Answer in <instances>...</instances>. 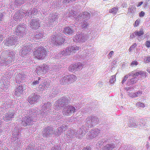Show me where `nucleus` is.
Returning a JSON list of instances; mask_svg holds the SVG:
<instances>
[{
  "mask_svg": "<svg viewBox=\"0 0 150 150\" xmlns=\"http://www.w3.org/2000/svg\"><path fill=\"white\" fill-rule=\"evenodd\" d=\"M34 54L38 59H43L45 57L47 51L43 47H40L33 52Z\"/></svg>",
  "mask_w": 150,
  "mask_h": 150,
  "instance_id": "nucleus-1",
  "label": "nucleus"
},
{
  "mask_svg": "<svg viewBox=\"0 0 150 150\" xmlns=\"http://www.w3.org/2000/svg\"><path fill=\"white\" fill-rule=\"evenodd\" d=\"M127 121H128L127 124L128 126L130 127H136L139 125L141 126V124H136L135 121L133 118L130 119V117L127 118Z\"/></svg>",
  "mask_w": 150,
  "mask_h": 150,
  "instance_id": "nucleus-2",
  "label": "nucleus"
},
{
  "mask_svg": "<svg viewBox=\"0 0 150 150\" xmlns=\"http://www.w3.org/2000/svg\"><path fill=\"white\" fill-rule=\"evenodd\" d=\"M25 28L24 27L18 26L16 30V34L22 37L25 34Z\"/></svg>",
  "mask_w": 150,
  "mask_h": 150,
  "instance_id": "nucleus-3",
  "label": "nucleus"
},
{
  "mask_svg": "<svg viewBox=\"0 0 150 150\" xmlns=\"http://www.w3.org/2000/svg\"><path fill=\"white\" fill-rule=\"evenodd\" d=\"M76 79V77L73 75L66 76L63 78V79H64L65 82L68 84L74 82Z\"/></svg>",
  "mask_w": 150,
  "mask_h": 150,
  "instance_id": "nucleus-4",
  "label": "nucleus"
},
{
  "mask_svg": "<svg viewBox=\"0 0 150 150\" xmlns=\"http://www.w3.org/2000/svg\"><path fill=\"white\" fill-rule=\"evenodd\" d=\"M23 92V88L22 86H19L16 89L15 95L17 96H19L21 95Z\"/></svg>",
  "mask_w": 150,
  "mask_h": 150,
  "instance_id": "nucleus-5",
  "label": "nucleus"
},
{
  "mask_svg": "<svg viewBox=\"0 0 150 150\" xmlns=\"http://www.w3.org/2000/svg\"><path fill=\"white\" fill-rule=\"evenodd\" d=\"M64 40L62 36V34L59 33L57 35V40H55V42H57L58 44H63L64 42Z\"/></svg>",
  "mask_w": 150,
  "mask_h": 150,
  "instance_id": "nucleus-6",
  "label": "nucleus"
},
{
  "mask_svg": "<svg viewBox=\"0 0 150 150\" xmlns=\"http://www.w3.org/2000/svg\"><path fill=\"white\" fill-rule=\"evenodd\" d=\"M63 32L66 34L70 35L72 34L74 31L73 30H72L70 28L66 27L64 28Z\"/></svg>",
  "mask_w": 150,
  "mask_h": 150,
  "instance_id": "nucleus-7",
  "label": "nucleus"
},
{
  "mask_svg": "<svg viewBox=\"0 0 150 150\" xmlns=\"http://www.w3.org/2000/svg\"><path fill=\"white\" fill-rule=\"evenodd\" d=\"M75 110V108L71 105L69 106L68 108L67 111V113L68 114V115H70L71 114L74 113Z\"/></svg>",
  "mask_w": 150,
  "mask_h": 150,
  "instance_id": "nucleus-8",
  "label": "nucleus"
},
{
  "mask_svg": "<svg viewBox=\"0 0 150 150\" xmlns=\"http://www.w3.org/2000/svg\"><path fill=\"white\" fill-rule=\"evenodd\" d=\"M135 11L136 10L135 7L132 6H130L128 9V13L129 14V15L131 14V16H132V14L135 13Z\"/></svg>",
  "mask_w": 150,
  "mask_h": 150,
  "instance_id": "nucleus-9",
  "label": "nucleus"
},
{
  "mask_svg": "<svg viewBox=\"0 0 150 150\" xmlns=\"http://www.w3.org/2000/svg\"><path fill=\"white\" fill-rule=\"evenodd\" d=\"M71 49H72V48H69V47H68L65 51H62L61 53V54L64 56L70 54H71V52L70 51H71Z\"/></svg>",
  "mask_w": 150,
  "mask_h": 150,
  "instance_id": "nucleus-10",
  "label": "nucleus"
},
{
  "mask_svg": "<svg viewBox=\"0 0 150 150\" xmlns=\"http://www.w3.org/2000/svg\"><path fill=\"white\" fill-rule=\"evenodd\" d=\"M15 112L14 110L8 112L6 115L5 116L8 119L11 118L13 117Z\"/></svg>",
  "mask_w": 150,
  "mask_h": 150,
  "instance_id": "nucleus-11",
  "label": "nucleus"
},
{
  "mask_svg": "<svg viewBox=\"0 0 150 150\" xmlns=\"http://www.w3.org/2000/svg\"><path fill=\"white\" fill-rule=\"evenodd\" d=\"M118 11V8L115 7H114L109 10V12L113 14H115Z\"/></svg>",
  "mask_w": 150,
  "mask_h": 150,
  "instance_id": "nucleus-12",
  "label": "nucleus"
},
{
  "mask_svg": "<svg viewBox=\"0 0 150 150\" xmlns=\"http://www.w3.org/2000/svg\"><path fill=\"white\" fill-rule=\"evenodd\" d=\"M138 79L137 77H135L128 80L130 84H133L134 83H136Z\"/></svg>",
  "mask_w": 150,
  "mask_h": 150,
  "instance_id": "nucleus-13",
  "label": "nucleus"
},
{
  "mask_svg": "<svg viewBox=\"0 0 150 150\" xmlns=\"http://www.w3.org/2000/svg\"><path fill=\"white\" fill-rule=\"evenodd\" d=\"M46 72V69H45L44 68H43L42 69H41L40 70H38L37 71V74L39 75L44 74H45Z\"/></svg>",
  "mask_w": 150,
  "mask_h": 150,
  "instance_id": "nucleus-14",
  "label": "nucleus"
},
{
  "mask_svg": "<svg viewBox=\"0 0 150 150\" xmlns=\"http://www.w3.org/2000/svg\"><path fill=\"white\" fill-rule=\"evenodd\" d=\"M37 100V99L35 97H29L28 98V102L30 104L34 103Z\"/></svg>",
  "mask_w": 150,
  "mask_h": 150,
  "instance_id": "nucleus-15",
  "label": "nucleus"
},
{
  "mask_svg": "<svg viewBox=\"0 0 150 150\" xmlns=\"http://www.w3.org/2000/svg\"><path fill=\"white\" fill-rule=\"evenodd\" d=\"M79 66L77 67V65L76 64L73 65H71L69 67V69L72 71L75 70H77V69L79 68Z\"/></svg>",
  "mask_w": 150,
  "mask_h": 150,
  "instance_id": "nucleus-16",
  "label": "nucleus"
},
{
  "mask_svg": "<svg viewBox=\"0 0 150 150\" xmlns=\"http://www.w3.org/2000/svg\"><path fill=\"white\" fill-rule=\"evenodd\" d=\"M16 41L17 40L15 39H14L13 40H9L7 42V44L9 45L8 46H12L14 45Z\"/></svg>",
  "mask_w": 150,
  "mask_h": 150,
  "instance_id": "nucleus-17",
  "label": "nucleus"
},
{
  "mask_svg": "<svg viewBox=\"0 0 150 150\" xmlns=\"http://www.w3.org/2000/svg\"><path fill=\"white\" fill-rule=\"evenodd\" d=\"M44 88L43 87L42 89H47L48 88H49L50 86V82H46L44 84Z\"/></svg>",
  "mask_w": 150,
  "mask_h": 150,
  "instance_id": "nucleus-18",
  "label": "nucleus"
},
{
  "mask_svg": "<svg viewBox=\"0 0 150 150\" xmlns=\"http://www.w3.org/2000/svg\"><path fill=\"white\" fill-rule=\"evenodd\" d=\"M134 34L136 36H140L144 34V32L143 30H140L139 31H136L134 32Z\"/></svg>",
  "mask_w": 150,
  "mask_h": 150,
  "instance_id": "nucleus-19",
  "label": "nucleus"
},
{
  "mask_svg": "<svg viewBox=\"0 0 150 150\" xmlns=\"http://www.w3.org/2000/svg\"><path fill=\"white\" fill-rule=\"evenodd\" d=\"M114 148L112 145H107L104 148V150H111Z\"/></svg>",
  "mask_w": 150,
  "mask_h": 150,
  "instance_id": "nucleus-20",
  "label": "nucleus"
},
{
  "mask_svg": "<svg viewBox=\"0 0 150 150\" xmlns=\"http://www.w3.org/2000/svg\"><path fill=\"white\" fill-rule=\"evenodd\" d=\"M69 47V48H72V49L71 50V51H70L71 52V53L72 52H75L76 50H78L79 49V47L77 46L74 47H73V46H71Z\"/></svg>",
  "mask_w": 150,
  "mask_h": 150,
  "instance_id": "nucleus-21",
  "label": "nucleus"
},
{
  "mask_svg": "<svg viewBox=\"0 0 150 150\" xmlns=\"http://www.w3.org/2000/svg\"><path fill=\"white\" fill-rule=\"evenodd\" d=\"M31 51V49H27L24 50H23L22 51V53L23 54L25 55L28 53H29Z\"/></svg>",
  "mask_w": 150,
  "mask_h": 150,
  "instance_id": "nucleus-22",
  "label": "nucleus"
},
{
  "mask_svg": "<svg viewBox=\"0 0 150 150\" xmlns=\"http://www.w3.org/2000/svg\"><path fill=\"white\" fill-rule=\"evenodd\" d=\"M146 73L143 71H140V75L141 76V78H145L146 77Z\"/></svg>",
  "mask_w": 150,
  "mask_h": 150,
  "instance_id": "nucleus-23",
  "label": "nucleus"
},
{
  "mask_svg": "<svg viewBox=\"0 0 150 150\" xmlns=\"http://www.w3.org/2000/svg\"><path fill=\"white\" fill-rule=\"evenodd\" d=\"M43 34L41 33H39L35 35V38H37L38 39L41 38L43 37Z\"/></svg>",
  "mask_w": 150,
  "mask_h": 150,
  "instance_id": "nucleus-24",
  "label": "nucleus"
},
{
  "mask_svg": "<svg viewBox=\"0 0 150 150\" xmlns=\"http://www.w3.org/2000/svg\"><path fill=\"white\" fill-rule=\"evenodd\" d=\"M136 105L137 106L142 108H144L145 107L144 104V103L140 102H137V103H136Z\"/></svg>",
  "mask_w": 150,
  "mask_h": 150,
  "instance_id": "nucleus-25",
  "label": "nucleus"
},
{
  "mask_svg": "<svg viewBox=\"0 0 150 150\" xmlns=\"http://www.w3.org/2000/svg\"><path fill=\"white\" fill-rule=\"evenodd\" d=\"M139 63L137 61L134 60L131 63L130 65L133 67L138 65Z\"/></svg>",
  "mask_w": 150,
  "mask_h": 150,
  "instance_id": "nucleus-26",
  "label": "nucleus"
},
{
  "mask_svg": "<svg viewBox=\"0 0 150 150\" xmlns=\"http://www.w3.org/2000/svg\"><path fill=\"white\" fill-rule=\"evenodd\" d=\"M142 93V92L140 91H138L137 92L134 93V98L138 97L140 96Z\"/></svg>",
  "mask_w": 150,
  "mask_h": 150,
  "instance_id": "nucleus-27",
  "label": "nucleus"
},
{
  "mask_svg": "<svg viewBox=\"0 0 150 150\" xmlns=\"http://www.w3.org/2000/svg\"><path fill=\"white\" fill-rule=\"evenodd\" d=\"M140 71L139 70H136L134 71V75L135 76H138L139 75H140Z\"/></svg>",
  "mask_w": 150,
  "mask_h": 150,
  "instance_id": "nucleus-28",
  "label": "nucleus"
},
{
  "mask_svg": "<svg viewBox=\"0 0 150 150\" xmlns=\"http://www.w3.org/2000/svg\"><path fill=\"white\" fill-rule=\"evenodd\" d=\"M115 81V77L114 76L112 77V78H111L110 79V82L111 83H112L114 82Z\"/></svg>",
  "mask_w": 150,
  "mask_h": 150,
  "instance_id": "nucleus-29",
  "label": "nucleus"
},
{
  "mask_svg": "<svg viewBox=\"0 0 150 150\" xmlns=\"http://www.w3.org/2000/svg\"><path fill=\"white\" fill-rule=\"evenodd\" d=\"M145 45L147 47H150V41L148 40L146 42Z\"/></svg>",
  "mask_w": 150,
  "mask_h": 150,
  "instance_id": "nucleus-30",
  "label": "nucleus"
},
{
  "mask_svg": "<svg viewBox=\"0 0 150 150\" xmlns=\"http://www.w3.org/2000/svg\"><path fill=\"white\" fill-rule=\"evenodd\" d=\"M129 75H126L124 77L123 79L122 80V83L125 81L127 79Z\"/></svg>",
  "mask_w": 150,
  "mask_h": 150,
  "instance_id": "nucleus-31",
  "label": "nucleus"
},
{
  "mask_svg": "<svg viewBox=\"0 0 150 150\" xmlns=\"http://www.w3.org/2000/svg\"><path fill=\"white\" fill-rule=\"evenodd\" d=\"M134 89V88L133 87H125V89L127 92H128L129 90L130 89Z\"/></svg>",
  "mask_w": 150,
  "mask_h": 150,
  "instance_id": "nucleus-32",
  "label": "nucleus"
},
{
  "mask_svg": "<svg viewBox=\"0 0 150 150\" xmlns=\"http://www.w3.org/2000/svg\"><path fill=\"white\" fill-rule=\"evenodd\" d=\"M139 21L138 20H136L135 22L134 25L135 27H136L139 24Z\"/></svg>",
  "mask_w": 150,
  "mask_h": 150,
  "instance_id": "nucleus-33",
  "label": "nucleus"
},
{
  "mask_svg": "<svg viewBox=\"0 0 150 150\" xmlns=\"http://www.w3.org/2000/svg\"><path fill=\"white\" fill-rule=\"evenodd\" d=\"M12 58L11 57H9V59L7 60V62L8 63H11L12 61Z\"/></svg>",
  "mask_w": 150,
  "mask_h": 150,
  "instance_id": "nucleus-34",
  "label": "nucleus"
},
{
  "mask_svg": "<svg viewBox=\"0 0 150 150\" xmlns=\"http://www.w3.org/2000/svg\"><path fill=\"white\" fill-rule=\"evenodd\" d=\"M145 13L143 11H142L139 14V16L140 17H143L144 16Z\"/></svg>",
  "mask_w": 150,
  "mask_h": 150,
  "instance_id": "nucleus-35",
  "label": "nucleus"
},
{
  "mask_svg": "<svg viewBox=\"0 0 150 150\" xmlns=\"http://www.w3.org/2000/svg\"><path fill=\"white\" fill-rule=\"evenodd\" d=\"M52 38V40L55 41L57 40V35H53Z\"/></svg>",
  "mask_w": 150,
  "mask_h": 150,
  "instance_id": "nucleus-36",
  "label": "nucleus"
},
{
  "mask_svg": "<svg viewBox=\"0 0 150 150\" xmlns=\"http://www.w3.org/2000/svg\"><path fill=\"white\" fill-rule=\"evenodd\" d=\"M124 150H130V147L125 145L123 146Z\"/></svg>",
  "mask_w": 150,
  "mask_h": 150,
  "instance_id": "nucleus-37",
  "label": "nucleus"
},
{
  "mask_svg": "<svg viewBox=\"0 0 150 150\" xmlns=\"http://www.w3.org/2000/svg\"><path fill=\"white\" fill-rule=\"evenodd\" d=\"M134 93H129L128 94V95L131 97L134 98Z\"/></svg>",
  "mask_w": 150,
  "mask_h": 150,
  "instance_id": "nucleus-38",
  "label": "nucleus"
},
{
  "mask_svg": "<svg viewBox=\"0 0 150 150\" xmlns=\"http://www.w3.org/2000/svg\"><path fill=\"white\" fill-rule=\"evenodd\" d=\"M134 71H132L131 73H129L128 74V75H129V76H135V75H134Z\"/></svg>",
  "mask_w": 150,
  "mask_h": 150,
  "instance_id": "nucleus-39",
  "label": "nucleus"
},
{
  "mask_svg": "<svg viewBox=\"0 0 150 150\" xmlns=\"http://www.w3.org/2000/svg\"><path fill=\"white\" fill-rule=\"evenodd\" d=\"M39 81H34L33 82V84L34 85H35L37 84H39Z\"/></svg>",
  "mask_w": 150,
  "mask_h": 150,
  "instance_id": "nucleus-40",
  "label": "nucleus"
},
{
  "mask_svg": "<svg viewBox=\"0 0 150 150\" xmlns=\"http://www.w3.org/2000/svg\"><path fill=\"white\" fill-rule=\"evenodd\" d=\"M143 4V1H141L137 5V7H139L141 6Z\"/></svg>",
  "mask_w": 150,
  "mask_h": 150,
  "instance_id": "nucleus-41",
  "label": "nucleus"
},
{
  "mask_svg": "<svg viewBox=\"0 0 150 150\" xmlns=\"http://www.w3.org/2000/svg\"><path fill=\"white\" fill-rule=\"evenodd\" d=\"M82 36L81 35H80L79 36V37L80 38H79V39H78V40H79V41H80L81 42H83V41L82 38V40L81 39V38H82Z\"/></svg>",
  "mask_w": 150,
  "mask_h": 150,
  "instance_id": "nucleus-42",
  "label": "nucleus"
},
{
  "mask_svg": "<svg viewBox=\"0 0 150 150\" xmlns=\"http://www.w3.org/2000/svg\"><path fill=\"white\" fill-rule=\"evenodd\" d=\"M113 53L114 52L113 51H111L110 53H109V55L110 57H111Z\"/></svg>",
  "mask_w": 150,
  "mask_h": 150,
  "instance_id": "nucleus-43",
  "label": "nucleus"
},
{
  "mask_svg": "<svg viewBox=\"0 0 150 150\" xmlns=\"http://www.w3.org/2000/svg\"><path fill=\"white\" fill-rule=\"evenodd\" d=\"M137 46V44L136 43H134L132 45L131 47H132L133 49L136 46Z\"/></svg>",
  "mask_w": 150,
  "mask_h": 150,
  "instance_id": "nucleus-44",
  "label": "nucleus"
},
{
  "mask_svg": "<svg viewBox=\"0 0 150 150\" xmlns=\"http://www.w3.org/2000/svg\"><path fill=\"white\" fill-rule=\"evenodd\" d=\"M135 34H134V33L133 34H131L130 35V37L131 38H133L134 37Z\"/></svg>",
  "mask_w": 150,
  "mask_h": 150,
  "instance_id": "nucleus-45",
  "label": "nucleus"
},
{
  "mask_svg": "<svg viewBox=\"0 0 150 150\" xmlns=\"http://www.w3.org/2000/svg\"><path fill=\"white\" fill-rule=\"evenodd\" d=\"M146 59L147 61L150 62V57H147Z\"/></svg>",
  "mask_w": 150,
  "mask_h": 150,
  "instance_id": "nucleus-46",
  "label": "nucleus"
},
{
  "mask_svg": "<svg viewBox=\"0 0 150 150\" xmlns=\"http://www.w3.org/2000/svg\"><path fill=\"white\" fill-rule=\"evenodd\" d=\"M2 17L3 16L0 14V23L2 21Z\"/></svg>",
  "mask_w": 150,
  "mask_h": 150,
  "instance_id": "nucleus-47",
  "label": "nucleus"
},
{
  "mask_svg": "<svg viewBox=\"0 0 150 150\" xmlns=\"http://www.w3.org/2000/svg\"><path fill=\"white\" fill-rule=\"evenodd\" d=\"M123 5L124 6H122L123 7H127V4L125 3H124Z\"/></svg>",
  "mask_w": 150,
  "mask_h": 150,
  "instance_id": "nucleus-48",
  "label": "nucleus"
},
{
  "mask_svg": "<svg viewBox=\"0 0 150 150\" xmlns=\"http://www.w3.org/2000/svg\"><path fill=\"white\" fill-rule=\"evenodd\" d=\"M86 27V25L85 24H84V25H82V28H84L85 27Z\"/></svg>",
  "mask_w": 150,
  "mask_h": 150,
  "instance_id": "nucleus-49",
  "label": "nucleus"
},
{
  "mask_svg": "<svg viewBox=\"0 0 150 150\" xmlns=\"http://www.w3.org/2000/svg\"><path fill=\"white\" fill-rule=\"evenodd\" d=\"M133 49V48L131 46L129 48V50L130 51L132 50Z\"/></svg>",
  "mask_w": 150,
  "mask_h": 150,
  "instance_id": "nucleus-50",
  "label": "nucleus"
},
{
  "mask_svg": "<svg viewBox=\"0 0 150 150\" xmlns=\"http://www.w3.org/2000/svg\"><path fill=\"white\" fill-rule=\"evenodd\" d=\"M42 87H43V86L42 85H40L39 86V88H42Z\"/></svg>",
  "mask_w": 150,
  "mask_h": 150,
  "instance_id": "nucleus-51",
  "label": "nucleus"
},
{
  "mask_svg": "<svg viewBox=\"0 0 150 150\" xmlns=\"http://www.w3.org/2000/svg\"><path fill=\"white\" fill-rule=\"evenodd\" d=\"M147 3H146V4L145 5V6H144V7H146L147 6Z\"/></svg>",
  "mask_w": 150,
  "mask_h": 150,
  "instance_id": "nucleus-52",
  "label": "nucleus"
},
{
  "mask_svg": "<svg viewBox=\"0 0 150 150\" xmlns=\"http://www.w3.org/2000/svg\"><path fill=\"white\" fill-rule=\"evenodd\" d=\"M40 79V77H39L38 78V81H39V80Z\"/></svg>",
  "mask_w": 150,
  "mask_h": 150,
  "instance_id": "nucleus-53",
  "label": "nucleus"
},
{
  "mask_svg": "<svg viewBox=\"0 0 150 150\" xmlns=\"http://www.w3.org/2000/svg\"><path fill=\"white\" fill-rule=\"evenodd\" d=\"M149 139L150 141V136L149 138Z\"/></svg>",
  "mask_w": 150,
  "mask_h": 150,
  "instance_id": "nucleus-54",
  "label": "nucleus"
},
{
  "mask_svg": "<svg viewBox=\"0 0 150 150\" xmlns=\"http://www.w3.org/2000/svg\"><path fill=\"white\" fill-rule=\"evenodd\" d=\"M35 23H36V24L38 26V23H37V22H36Z\"/></svg>",
  "mask_w": 150,
  "mask_h": 150,
  "instance_id": "nucleus-55",
  "label": "nucleus"
},
{
  "mask_svg": "<svg viewBox=\"0 0 150 150\" xmlns=\"http://www.w3.org/2000/svg\"><path fill=\"white\" fill-rule=\"evenodd\" d=\"M69 0H68V2H69Z\"/></svg>",
  "mask_w": 150,
  "mask_h": 150,
  "instance_id": "nucleus-56",
  "label": "nucleus"
},
{
  "mask_svg": "<svg viewBox=\"0 0 150 150\" xmlns=\"http://www.w3.org/2000/svg\"><path fill=\"white\" fill-rule=\"evenodd\" d=\"M87 150H89L88 149Z\"/></svg>",
  "mask_w": 150,
  "mask_h": 150,
  "instance_id": "nucleus-57",
  "label": "nucleus"
}]
</instances>
